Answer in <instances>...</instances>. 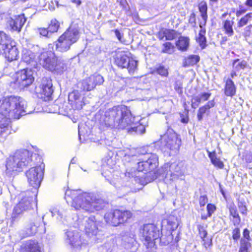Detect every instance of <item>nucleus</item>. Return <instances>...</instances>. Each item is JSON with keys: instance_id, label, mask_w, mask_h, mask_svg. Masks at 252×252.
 I'll return each instance as SVG.
<instances>
[{"instance_id": "4c0bfd02", "label": "nucleus", "mask_w": 252, "mask_h": 252, "mask_svg": "<svg viewBox=\"0 0 252 252\" xmlns=\"http://www.w3.org/2000/svg\"><path fill=\"white\" fill-rule=\"evenodd\" d=\"M113 246L114 241L113 240H110L100 246L98 250L99 252H109L111 251Z\"/></svg>"}, {"instance_id": "9d476101", "label": "nucleus", "mask_w": 252, "mask_h": 252, "mask_svg": "<svg viewBox=\"0 0 252 252\" xmlns=\"http://www.w3.org/2000/svg\"><path fill=\"white\" fill-rule=\"evenodd\" d=\"M115 62L119 66L126 68L130 74H133L137 69V61L129 58L127 54L124 52L117 53Z\"/></svg>"}, {"instance_id": "39448f33", "label": "nucleus", "mask_w": 252, "mask_h": 252, "mask_svg": "<svg viewBox=\"0 0 252 252\" xmlns=\"http://www.w3.org/2000/svg\"><path fill=\"white\" fill-rule=\"evenodd\" d=\"M38 62L45 69L61 73L65 69L64 64L52 51H45L38 56Z\"/></svg>"}, {"instance_id": "69168bd1", "label": "nucleus", "mask_w": 252, "mask_h": 252, "mask_svg": "<svg viewBox=\"0 0 252 252\" xmlns=\"http://www.w3.org/2000/svg\"><path fill=\"white\" fill-rule=\"evenodd\" d=\"M167 242H163V243L166 245V244H168L170 242L172 241V239H173V236L172 235V234L170 233L169 234L168 236H167Z\"/></svg>"}, {"instance_id": "864d4df0", "label": "nucleus", "mask_w": 252, "mask_h": 252, "mask_svg": "<svg viewBox=\"0 0 252 252\" xmlns=\"http://www.w3.org/2000/svg\"><path fill=\"white\" fill-rule=\"evenodd\" d=\"M200 206H204L208 201V198L206 195L200 196L199 199Z\"/></svg>"}, {"instance_id": "a211bd4d", "label": "nucleus", "mask_w": 252, "mask_h": 252, "mask_svg": "<svg viewBox=\"0 0 252 252\" xmlns=\"http://www.w3.org/2000/svg\"><path fill=\"white\" fill-rule=\"evenodd\" d=\"M32 198L26 197L21 199L19 203L14 207L12 218H16L18 215L22 214L24 211L28 210L31 207V202Z\"/></svg>"}, {"instance_id": "f257e3e1", "label": "nucleus", "mask_w": 252, "mask_h": 252, "mask_svg": "<svg viewBox=\"0 0 252 252\" xmlns=\"http://www.w3.org/2000/svg\"><path fill=\"white\" fill-rule=\"evenodd\" d=\"M129 110L125 106L114 107L106 110L100 120L101 125L106 127L126 128L128 132H135L137 134L145 132V126L133 123Z\"/></svg>"}, {"instance_id": "4be33fe9", "label": "nucleus", "mask_w": 252, "mask_h": 252, "mask_svg": "<svg viewBox=\"0 0 252 252\" xmlns=\"http://www.w3.org/2000/svg\"><path fill=\"white\" fill-rule=\"evenodd\" d=\"M21 252H42V247L36 241H27L21 249Z\"/></svg>"}, {"instance_id": "5701e85b", "label": "nucleus", "mask_w": 252, "mask_h": 252, "mask_svg": "<svg viewBox=\"0 0 252 252\" xmlns=\"http://www.w3.org/2000/svg\"><path fill=\"white\" fill-rule=\"evenodd\" d=\"M137 243L134 235L125 236L123 238V245L130 252H135L137 249Z\"/></svg>"}, {"instance_id": "c756f323", "label": "nucleus", "mask_w": 252, "mask_h": 252, "mask_svg": "<svg viewBox=\"0 0 252 252\" xmlns=\"http://www.w3.org/2000/svg\"><path fill=\"white\" fill-rule=\"evenodd\" d=\"M199 234L200 237L204 241V246L206 248L211 244V239L207 237V232L203 226L199 225L198 226Z\"/></svg>"}, {"instance_id": "412c9836", "label": "nucleus", "mask_w": 252, "mask_h": 252, "mask_svg": "<svg viewBox=\"0 0 252 252\" xmlns=\"http://www.w3.org/2000/svg\"><path fill=\"white\" fill-rule=\"evenodd\" d=\"M6 58L10 61H13L17 59L19 56V51L15 45V43H12L9 46L3 49Z\"/></svg>"}, {"instance_id": "cd10ccee", "label": "nucleus", "mask_w": 252, "mask_h": 252, "mask_svg": "<svg viewBox=\"0 0 252 252\" xmlns=\"http://www.w3.org/2000/svg\"><path fill=\"white\" fill-rule=\"evenodd\" d=\"M53 217H56L59 221H63L65 217V212L63 209L58 207H54L50 209Z\"/></svg>"}, {"instance_id": "f704fd0d", "label": "nucleus", "mask_w": 252, "mask_h": 252, "mask_svg": "<svg viewBox=\"0 0 252 252\" xmlns=\"http://www.w3.org/2000/svg\"><path fill=\"white\" fill-rule=\"evenodd\" d=\"M199 61V57L197 55H190L184 59L183 66L185 67L192 66L197 63Z\"/></svg>"}, {"instance_id": "ddd939ff", "label": "nucleus", "mask_w": 252, "mask_h": 252, "mask_svg": "<svg viewBox=\"0 0 252 252\" xmlns=\"http://www.w3.org/2000/svg\"><path fill=\"white\" fill-rule=\"evenodd\" d=\"M139 154L143 155V159L146 166V172L153 171L158 166V158L157 155L152 153H145L143 148L137 149Z\"/></svg>"}, {"instance_id": "a19ab883", "label": "nucleus", "mask_w": 252, "mask_h": 252, "mask_svg": "<svg viewBox=\"0 0 252 252\" xmlns=\"http://www.w3.org/2000/svg\"><path fill=\"white\" fill-rule=\"evenodd\" d=\"M161 52L171 54L174 52V46L170 42H166L162 45Z\"/></svg>"}, {"instance_id": "a878e982", "label": "nucleus", "mask_w": 252, "mask_h": 252, "mask_svg": "<svg viewBox=\"0 0 252 252\" xmlns=\"http://www.w3.org/2000/svg\"><path fill=\"white\" fill-rule=\"evenodd\" d=\"M22 59L24 62L28 64L36 63L37 61H38V58H36V56L33 53L27 50L23 51Z\"/></svg>"}, {"instance_id": "e433bc0d", "label": "nucleus", "mask_w": 252, "mask_h": 252, "mask_svg": "<svg viewBox=\"0 0 252 252\" xmlns=\"http://www.w3.org/2000/svg\"><path fill=\"white\" fill-rule=\"evenodd\" d=\"M247 64L246 61L237 59L234 60L233 62V69L235 71H239L241 69H244L246 67Z\"/></svg>"}, {"instance_id": "8fccbe9b", "label": "nucleus", "mask_w": 252, "mask_h": 252, "mask_svg": "<svg viewBox=\"0 0 252 252\" xmlns=\"http://www.w3.org/2000/svg\"><path fill=\"white\" fill-rule=\"evenodd\" d=\"M207 210L208 211V216L210 217L216 210V207L214 205L208 204L207 206Z\"/></svg>"}, {"instance_id": "b1692460", "label": "nucleus", "mask_w": 252, "mask_h": 252, "mask_svg": "<svg viewBox=\"0 0 252 252\" xmlns=\"http://www.w3.org/2000/svg\"><path fill=\"white\" fill-rule=\"evenodd\" d=\"M117 210L113 212H109L104 216V219L107 223L111 224L113 226H117L120 224L119 218L117 217Z\"/></svg>"}, {"instance_id": "6ab92c4d", "label": "nucleus", "mask_w": 252, "mask_h": 252, "mask_svg": "<svg viewBox=\"0 0 252 252\" xmlns=\"http://www.w3.org/2000/svg\"><path fill=\"white\" fill-rule=\"evenodd\" d=\"M26 21L24 15L22 14L15 16L14 18H10L7 23L11 31L20 32Z\"/></svg>"}, {"instance_id": "20e7f679", "label": "nucleus", "mask_w": 252, "mask_h": 252, "mask_svg": "<svg viewBox=\"0 0 252 252\" xmlns=\"http://www.w3.org/2000/svg\"><path fill=\"white\" fill-rule=\"evenodd\" d=\"M32 154L28 150L16 151L13 155L9 156L6 161V173L9 175L21 171L23 167L31 162Z\"/></svg>"}, {"instance_id": "c9c22d12", "label": "nucleus", "mask_w": 252, "mask_h": 252, "mask_svg": "<svg viewBox=\"0 0 252 252\" xmlns=\"http://www.w3.org/2000/svg\"><path fill=\"white\" fill-rule=\"evenodd\" d=\"M201 30L199 31L198 36L196 37V41L199 43L202 49H204L206 46V39L205 36V30L202 29L200 26Z\"/></svg>"}, {"instance_id": "bb28decb", "label": "nucleus", "mask_w": 252, "mask_h": 252, "mask_svg": "<svg viewBox=\"0 0 252 252\" xmlns=\"http://www.w3.org/2000/svg\"><path fill=\"white\" fill-rule=\"evenodd\" d=\"M224 93L228 96H232L236 93V87L231 79H227L225 81Z\"/></svg>"}, {"instance_id": "7ed1b4c3", "label": "nucleus", "mask_w": 252, "mask_h": 252, "mask_svg": "<svg viewBox=\"0 0 252 252\" xmlns=\"http://www.w3.org/2000/svg\"><path fill=\"white\" fill-rule=\"evenodd\" d=\"M65 198L67 202L70 201V198L72 199V207L76 210H83L90 213L102 209L105 205L103 199L80 190L66 191Z\"/></svg>"}, {"instance_id": "c85d7f7f", "label": "nucleus", "mask_w": 252, "mask_h": 252, "mask_svg": "<svg viewBox=\"0 0 252 252\" xmlns=\"http://www.w3.org/2000/svg\"><path fill=\"white\" fill-rule=\"evenodd\" d=\"M189 39L187 37L181 36L176 42V45L178 49L181 51H186L189 47Z\"/></svg>"}, {"instance_id": "3c124183", "label": "nucleus", "mask_w": 252, "mask_h": 252, "mask_svg": "<svg viewBox=\"0 0 252 252\" xmlns=\"http://www.w3.org/2000/svg\"><path fill=\"white\" fill-rule=\"evenodd\" d=\"M38 31L39 34L43 36H48V34L50 32L49 29L47 30L45 28H39Z\"/></svg>"}, {"instance_id": "f8f14e48", "label": "nucleus", "mask_w": 252, "mask_h": 252, "mask_svg": "<svg viewBox=\"0 0 252 252\" xmlns=\"http://www.w3.org/2000/svg\"><path fill=\"white\" fill-rule=\"evenodd\" d=\"M65 235L66 242L74 249L79 250L88 244L87 242L82 238L81 235L78 232L68 230L66 232Z\"/></svg>"}, {"instance_id": "de8ad7c7", "label": "nucleus", "mask_w": 252, "mask_h": 252, "mask_svg": "<svg viewBox=\"0 0 252 252\" xmlns=\"http://www.w3.org/2000/svg\"><path fill=\"white\" fill-rule=\"evenodd\" d=\"M249 18L247 16V14L241 18L240 20L238 22V27L239 28H241L244 27V26L248 24H249Z\"/></svg>"}, {"instance_id": "79ce46f5", "label": "nucleus", "mask_w": 252, "mask_h": 252, "mask_svg": "<svg viewBox=\"0 0 252 252\" xmlns=\"http://www.w3.org/2000/svg\"><path fill=\"white\" fill-rule=\"evenodd\" d=\"M163 34L165 35V39L171 40L177 37V33L176 31L171 30H164Z\"/></svg>"}, {"instance_id": "338daca9", "label": "nucleus", "mask_w": 252, "mask_h": 252, "mask_svg": "<svg viewBox=\"0 0 252 252\" xmlns=\"http://www.w3.org/2000/svg\"><path fill=\"white\" fill-rule=\"evenodd\" d=\"M163 33H164V30L160 31L158 32V38H159L160 40H162V39H163L164 37H165V35L163 34Z\"/></svg>"}, {"instance_id": "393cba45", "label": "nucleus", "mask_w": 252, "mask_h": 252, "mask_svg": "<svg viewBox=\"0 0 252 252\" xmlns=\"http://www.w3.org/2000/svg\"><path fill=\"white\" fill-rule=\"evenodd\" d=\"M211 95L209 93H203L197 96H194L191 99V106L192 108L197 107L199 103L207 100Z\"/></svg>"}, {"instance_id": "4d7b16f0", "label": "nucleus", "mask_w": 252, "mask_h": 252, "mask_svg": "<svg viewBox=\"0 0 252 252\" xmlns=\"http://www.w3.org/2000/svg\"><path fill=\"white\" fill-rule=\"evenodd\" d=\"M244 4L247 7V10H252V0H246Z\"/></svg>"}, {"instance_id": "49530a36", "label": "nucleus", "mask_w": 252, "mask_h": 252, "mask_svg": "<svg viewBox=\"0 0 252 252\" xmlns=\"http://www.w3.org/2000/svg\"><path fill=\"white\" fill-rule=\"evenodd\" d=\"M230 215L235 219V223H239L240 222V219L239 215L237 212V210L235 207H231L230 208Z\"/></svg>"}, {"instance_id": "0eeeda50", "label": "nucleus", "mask_w": 252, "mask_h": 252, "mask_svg": "<svg viewBox=\"0 0 252 252\" xmlns=\"http://www.w3.org/2000/svg\"><path fill=\"white\" fill-rule=\"evenodd\" d=\"M181 140L178 135L171 128L161 137L162 150L164 152L168 150L176 153L179 149Z\"/></svg>"}, {"instance_id": "e2e57ef3", "label": "nucleus", "mask_w": 252, "mask_h": 252, "mask_svg": "<svg viewBox=\"0 0 252 252\" xmlns=\"http://www.w3.org/2000/svg\"><path fill=\"white\" fill-rule=\"evenodd\" d=\"M208 110L207 107H206L205 105L200 107L199 110H198V112H200L202 114H205L206 111Z\"/></svg>"}, {"instance_id": "0e129e2a", "label": "nucleus", "mask_w": 252, "mask_h": 252, "mask_svg": "<svg viewBox=\"0 0 252 252\" xmlns=\"http://www.w3.org/2000/svg\"><path fill=\"white\" fill-rule=\"evenodd\" d=\"M247 16L249 18V23L250 24V26L252 27V12L247 14Z\"/></svg>"}, {"instance_id": "f03ea898", "label": "nucleus", "mask_w": 252, "mask_h": 252, "mask_svg": "<svg viewBox=\"0 0 252 252\" xmlns=\"http://www.w3.org/2000/svg\"><path fill=\"white\" fill-rule=\"evenodd\" d=\"M26 102L20 97H3L0 99V136L8 130L10 118L19 119L23 115Z\"/></svg>"}, {"instance_id": "f3484780", "label": "nucleus", "mask_w": 252, "mask_h": 252, "mask_svg": "<svg viewBox=\"0 0 252 252\" xmlns=\"http://www.w3.org/2000/svg\"><path fill=\"white\" fill-rule=\"evenodd\" d=\"M53 84L52 80L48 77L43 78L39 86L40 93L44 96L45 100H49L53 93Z\"/></svg>"}, {"instance_id": "aec40b11", "label": "nucleus", "mask_w": 252, "mask_h": 252, "mask_svg": "<svg viewBox=\"0 0 252 252\" xmlns=\"http://www.w3.org/2000/svg\"><path fill=\"white\" fill-rule=\"evenodd\" d=\"M98 222L96 221L94 217L89 218L85 224V230L87 234L90 236H95L98 231Z\"/></svg>"}, {"instance_id": "9b49d317", "label": "nucleus", "mask_w": 252, "mask_h": 252, "mask_svg": "<svg viewBox=\"0 0 252 252\" xmlns=\"http://www.w3.org/2000/svg\"><path fill=\"white\" fill-rule=\"evenodd\" d=\"M104 82L102 76L99 74H94L86 78L77 84V88L83 91H91L96 86L101 85Z\"/></svg>"}, {"instance_id": "6e6d98bb", "label": "nucleus", "mask_w": 252, "mask_h": 252, "mask_svg": "<svg viewBox=\"0 0 252 252\" xmlns=\"http://www.w3.org/2000/svg\"><path fill=\"white\" fill-rule=\"evenodd\" d=\"M239 208L241 213L245 214L247 213V208L245 205H244L242 203L239 204Z\"/></svg>"}, {"instance_id": "09e8293b", "label": "nucleus", "mask_w": 252, "mask_h": 252, "mask_svg": "<svg viewBox=\"0 0 252 252\" xmlns=\"http://www.w3.org/2000/svg\"><path fill=\"white\" fill-rule=\"evenodd\" d=\"M157 72L161 76H166L168 75V71L164 66H160L157 69Z\"/></svg>"}, {"instance_id": "774afa93", "label": "nucleus", "mask_w": 252, "mask_h": 252, "mask_svg": "<svg viewBox=\"0 0 252 252\" xmlns=\"http://www.w3.org/2000/svg\"><path fill=\"white\" fill-rule=\"evenodd\" d=\"M71 1L72 3L76 4L77 6L80 5L81 3V1L80 0H71Z\"/></svg>"}, {"instance_id": "58836bf2", "label": "nucleus", "mask_w": 252, "mask_h": 252, "mask_svg": "<svg viewBox=\"0 0 252 252\" xmlns=\"http://www.w3.org/2000/svg\"><path fill=\"white\" fill-rule=\"evenodd\" d=\"M38 224L36 221L31 222L26 227L27 234L28 235H32L37 232Z\"/></svg>"}, {"instance_id": "5fc2aeb1", "label": "nucleus", "mask_w": 252, "mask_h": 252, "mask_svg": "<svg viewBox=\"0 0 252 252\" xmlns=\"http://www.w3.org/2000/svg\"><path fill=\"white\" fill-rule=\"evenodd\" d=\"M83 127V125H78V135H79V139L80 140L81 139V136L82 135L85 136V135L86 134L84 131L82 129Z\"/></svg>"}, {"instance_id": "473e14b6", "label": "nucleus", "mask_w": 252, "mask_h": 252, "mask_svg": "<svg viewBox=\"0 0 252 252\" xmlns=\"http://www.w3.org/2000/svg\"><path fill=\"white\" fill-rule=\"evenodd\" d=\"M117 216L119 218L120 224L126 222L132 217V213L129 211L117 210Z\"/></svg>"}, {"instance_id": "7c9ffc66", "label": "nucleus", "mask_w": 252, "mask_h": 252, "mask_svg": "<svg viewBox=\"0 0 252 252\" xmlns=\"http://www.w3.org/2000/svg\"><path fill=\"white\" fill-rule=\"evenodd\" d=\"M14 42L5 32L0 31V44L2 46V49L9 46V45L14 43Z\"/></svg>"}, {"instance_id": "052dcab7", "label": "nucleus", "mask_w": 252, "mask_h": 252, "mask_svg": "<svg viewBox=\"0 0 252 252\" xmlns=\"http://www.w3.org/2000/svg\"><path fill=\"white\" fill-rule=\"evenodd\" d=\"M208 109L213 107L215 105V102L214 100H211L205 105Z\"/></svg>"}, {"instance_id": "ea45409f", "label": "nucleus", "mask_w": 252, "mask_h": 252, "mask_svg": "<svg viewBox=\"0 0 252 252\" xmlns=\"http://www.w3.org/2000/svg\"><path fill=\"white\" fill-rule=\"evenodd\" d=\"M199 10L201 13V16L202 18V19L205 21V22L206 21L207 19V4L204 1H201L199 4Z\"/></svg>"}, {"instance_id": "13d9d810", "label": "nucleus", "mask_w": 252, "mask_h": 252, "mask_svg": "<svg viewBox=\"0 0 252 252\" xmlns=\"http://www.w3.org/2000/svg\"><path fill=\"white\" fill-rule=\"evenodd\" d=\"M243 236L244 237L248 240L250 239V232L248 229L246 228L244 229L243 232Z\"/></svg>"}, {"instance_id": "37998d69", "label": "nucleus", "mask_w": 252, "mask_h": 252, "mask_svg": "<svg viewBox=\"0 0 252 252\" xmlns=\"http://www.w3.org/2000/svg\"><path fill=\"white\" fill-rule=\"evenodd\" d=\"M60 26L59 22L55 19L51 21L48 29L51 33L57 32Z\"/></svg>"}, {"instance_id": "6e6552de", "label": "nucleus", "mask_w": 252, "mask_h": 252, "mask_svg": "<svg viewBox=\"0 0 252 252\" xmlns=\"http://www.w3.org/2000/svg\"><path fill=\"white\" fill-rule=\"evenodd\" d=\"M143 239L144 240V244L147 248H152L155 245V241L159 237V231L153 224L144 225L140 232Z\"/></svg>"}, {"instance_id": "a18cd8bd", "label": "nucleus", "mask_w": 252, "mask_h": 252, "mask_svg": "<svg viewBox=\"0 0 252 252\" xmlns=\"http://www.w3.org/2000/svg\"><path fill=\"white\" fill-rule=\"evenodd\" d=\"M139 161L137 163V169L138 171L146 172V166L143 157L139 159Z\"/></svg>"}, {"instance_id": "bf43d9fd", "label": "nucleus", "mask_w": 252, "mask_h": 252, "mask_svg": "<svg viewBox=\"0 0 252 252\" xmlns=\"http://www.w3.org/2000/svg\"><path fill=\"white\" fill-rule=\"evenodd\" d=\"M251 26H247L245 29L244 35L246 37L249 36L251 33Z\"/></svg>"}, {"instance_id": "2f4dec72", "label": "nucleus", "mask_w": 252, "mask_h": 252, "mask_svg": "<svg viewBox=\"0 0 252 252\" xmlns=\"http://www.w3.org/2000/svg\"><path fill=\"white\" fill-rule=\"evenodd\" d=\"M207 153L208 154V156L211 159L212 163L215 167L220 169L223 168L224 164L223 162L220 160L219 158L217 157L216 153L215 151L213 152H211L209 151H207Z\"/></svg>"}, {"instance_id": "603ef678", "label": "nucleus", "mask_w": 252, "mask_h": 252, "mask_svg": "<svg viewBox=\"0 0 252 252\" xmlns=\"http://www.w3.org/2000/svg\"><path fill=\"white\" fill-rule=\"evenodd\" d=\"M240 236V229L239 228H235L233 230L232 232V237L235 240H237Z\"/></svg>"}, {"instance_id": "72a5a7b5", "label": "nucleus", "mask_w": 252, "mask_h": 252, "mask_svg": "<svg viewBox=\"0 0 252 252\" xmlns=\"http://www.w3.org/2000/svg\"><path fill=\"white\" fill-rule=\"evenodd\" d=\"M234 22L232 20H225L223 22V29L224 32L228 36H231L234 34L233 25Z\"/></svg>"}, {"instance_id": "2eb2a0df", "label": "nucleus", "mask_w": 252, "mask_h": 252, "mask_svg": "<svg viewBox=\"0 0 252 252\" xmlns=\"http://www.w3.org/2000/svg\"><path fill=\"white\" fill-rule=\"evenodd\" d=\"M165 166L167 167H169L170 172V178L169 179L171 181H176L184 175V163L182 162L172 163H167L165 164Z\"/></svg>"}, {"instance_id": "c03bdc74", "label": "nucleus", "mask_w": 252, "mask_h": 252, "mask_svg": "<svg viewBox=\"0 0 252 252\" xmlns=\"http://www.w3.org/2000/svg\"><path fill=\"white\" fill-rule=\"evenodd\" d=\"M251 247L250 243L244 239H241L239 252H248V250Z\"/></svg>"}, {"instance_id": "4468645a", "label": "nucleus", "mask_w": 252, "mask_h": 252, "mask_svg": "<svg viewBox=\"0 0 252 252\" xmlns=\"http://www.w3.org/2000/svg\"><path fill=\"white\" fill-rule=\"evenodd\" d=\"M33 71L31 69H24L16 73L17 82L23 87H26L32 84L34 81Z\"/></svg>"}, {"instance_id": "423d86ee", "label": "nucleus", "mask_w": 252, "mask_h": 252, "mask_svg": "<svg viewBox=\"0 0 252 252\" xmlns=\"http://www.w3.org/2000/svg\"><path fill=\"white\" fill-rule=\"evenodd\" d=\"M79 38L78 29L69 28L60 36L56 42L57 49L61 52H65L69 49L71 45L76 42Z\"/></svg>"}, {"instance_id": "dca6fc26", "label": "nucleus", "mask_w": 252, "mask_h": 252, "mask_svg": "<svg viewBox=\"0 0 252 252\" xmlns=\"http://www.w3.org/2000/svg\"><path fill=\"white\" fill-rule=\"evenodd\" d=\"M83 96L78 90H74L68 94V101L73 108L81 109L85 105Z\"/></svg>"}, {"instance_id": "1a4fd4ad", "label": "nucleus", "mask_w": 252, "mask_h": 252, "mask_svg": "<svg viewBox=\"0 0 252 252\" xmlns=\"http://www.w3.org/2000/svg\"><path fill=\"white\" fill-rule=\"evenodd\" d=\"M43 166H37L32 167L26 172L28 182L31 186L37 189L40 185L43 177Z\"/></svg>"}, {"instance_id": "680f3d73", "label": "nucleus", "mask_w": 252, "mask_h": 252, "mask_svg": "<svg viewBox=\"0 0 252 252\" xmlns=\"http://www.w3.org/2000/svg\"><path fill=\"white\" fill-rule=\"evenodd\" d=\"M247 11V9H243L242 10H238L236 11V15L237 17H239L242 14L245 13Z\"/></svg>"}]
</instances>
